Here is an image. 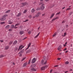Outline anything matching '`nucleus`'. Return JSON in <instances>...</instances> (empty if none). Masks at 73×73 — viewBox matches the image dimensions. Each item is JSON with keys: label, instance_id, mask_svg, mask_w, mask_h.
<instances>
[{"label": "nucleus", "instance_id": "obj_1", "mask_svg": "<svg viewBox=\"0 0 73 73\" xmlns=\"http://www.w3.org/2000/svg\"><path fill=\"white\" fill-rule=\"evenodd\" d=\"M8 16V15H5L3 16V17L0 19V20L1 21H4L5 20V17H7Z\"/></svg>", "mask_w": 73, "mask_h": 73}, {"label": "nucleus", "instance_id": "obj_2", "mask_svg": "<svg viewBox=\"0 0 73 73\" xmlns=\"http://www.w3.org/2000/svg\"><path fill=\"white\" fill-rule=\"evenodd\" d=\"M44 4H42L41 5V6L40 7V9L41 10H43V9H44V8H45V7L44 6Z\"/></svg>", "mask_w": 73, "mask_h": 73}, {"label": "nucleus", "instance_id": "obj_3", "mask_svg": "<svg viewBox=\"0 0 73 73\" xmlns=\"http://www.w3.org/2000/svg\"><path fill=\"white\" fill-rule=\"evenodd\" d=\"M21 4L22 5V7H24V6H25V5H27L28 4V3L27 2H25L24 3H22Z\"/></svg>", "mask_w": 73, "mask_h": 73}, {"label": "nucleus", "instance_id": "obj_4", "mask_svg": "<svg viewBox=\"0 0 73 73\" xmlns=\"http://www.w3.org/2000/svg\"><path fill=\"white\" fill-rule=\"evenodd\" d=\"M24 46H23L22 45L20 46L19 47V48L18 49V51H19V50H20V49H21H21H23V48H24Z\"/></svg>", "mask_w": 73, "mask_h": 73}, {"label": "nucleus", "instance_id": "obj_5", "mask_svg": "<svg viewBox=\"0 0 73 73\" xmlns=\"http://www.w3.org/2000/svg\"><path fill=\"white\" fill-rule=\"evenodd\" d=\"M35 61H36V58H34L32 60L31 63H32V64L35 63Z\"/></svg>", "mask_w": 73, "mask_h": 73}, {"label": "nucleus", "instance_id": "obj_6", "mask_svg": "<svg viewBox=\"0 0 73 73\" xmlns=\"http://www.w3.org/2000/svg\"><path fill=\"white\" fill-rule=\"evenodd\" d=\"M9 27H10L9 25H7L5 27V28L6 29H8L9 28Z\"/></svg>", "mask_w": 73, "mask_h": 73}, {"label": "nucleus", "instance_id": "obj_7", "mask_svg": "<svg viewBox=\"0 0 73 73\" xmlns=\"http://www.w3.org/2000/svg\"><path fill=\"white\" fill-rule=\"evenodd\" d=\"M62 46L61 45H60L58 47V50H61V48Z\"/></svg>", "mask_w": 73, "mask_h": 73}, {"label": "nucleus", "instance_id": "obj_8", "mask_svg": "<svg viewBox=\"0 0 73 73\" xmlns=\"http://www.w3.org/2000/svg\"><path fill=\"white\" fill-rule=\"evenodd\" d=\"M15 28V29H16V28H17V27H15V26L14 27V25H12L11 26V28Z\"/></svg>", "mask_w": 73, "mask_h": 73}, {"label": "nucleus", "instance_id": "obj_9", "mask_svg": "<svg viewBox=\"0 0 73 73\" xmlns=\"http://www.w3.org/2000/svg\"><path fill=\"white\" fill-rule=\"evenodd\" d=\"M24 52V49H23L19 53H18V54H20V53H23Z\"/></svg>", "mask_w": 73, "mask_h": 73}, {"label": "nucleus", "instance_id": "obj_10", "mask_svg": "<svg viewBox=\"0 0 73 73\" xmlns=\"http://www.w3.org/2000/svg\"><path fill=\"white\" fill-rule=\"evenodd\" d=\"M58 19V17H56L55 18L53 19V20H52V21H54V20H56V19Z\"/></svg>", "mask_w": 73, "mask_h": 73}, {"label": "nucleus", "instance_id": "obj_11", "mask_svg": "<svg viewBox=\"0 0 73 73\" xmlns=\"http://www.w3.org/2000/svg\"><path fill=\"white\" fill-rule=\"evenodd\" d=\"M31 43H30L29 44H28V47L27 48H26V49H28V48H29V47L30 46H31Z\"/></svg>", "mask_w": 73, "mask_h": 73}, {"label": "nucleus", "instance_id": "obj_12", "mask_svg": "<svg viewBox=\"0 0 73 73\" xmlns=\"http://www.w3.org/2000/svg\"><path fill=\"white\" fill-rule=\"evenodd\" d=\"M46 67V66H45L42 67L41 69V70H44L45 69Z\"/></svg>", "mask_w": 73, "mask_h": 73}, {"label": "nucleus", "instance_id": "obj_13", "mask_svg": "<svg viewBox=\"0 0 73 73\" xmlns=\"http://www.w3.org/2000/svg\"><path fill=\"white\" fill-rule=\"evenodd\" d=\"M27 62H26V63H25L23 66V67H25V66H27Z\"/></svg>", "mask_w": 73, "mask_h": 73}, {"label": "nucleus", "instance_id": "obj_14", "mask_svg": "<svg viewBox=\"0 0 73 73\" xmlns=\"http://www.w3.org/2000/svg\"><path fill=\"white\" fill-rule=\"evenodd\" d=\"M31 52V50H28L26 52V53L27 54L28 53H29Z\"/></svg>", "mask_w": 73, "mask_h": 73}, {"label": "nucleus", "instance_id": "obj_15", "mask_svg": "<svg viewBox=\"0 0 73 73\" xmlns=\"http://www.w3.org/2000/svg\"><path fill=\"white\" fill-rule=\"evenodd\" d=\"M34 12H35V9H33L31 10V13H34Z\"/></svg>", "mask_w": 73, "mask_h": 73}, {"label": "nucleus", "instance_id": "obj_16", "mask_svg": "<svg viewBox=\"0 0 73 73\" xmlns=\"http://www.w3.org/2000/svg\"><path fill=\"white\" fill-rule=\"evenodd\" d=\"M21 15V13H18V15H17V17H19V16H20Z\"/></svg>", "mask_w": 73, "mask_h": 73}, {"label": "nucleus", "instance_id": "obj_17", "mask_svg": "<svg viewBox=\"0 0 73 73\" xmlns=\"http://www.w3.org/2000/svg\"><path fill=\"white\" fill-rule=\"evenodd\" d=\"M66 33L65 32L64 33V35H62V36H63V37H64L65 36H66Z\"/></svg>", "mask_w": 73, "mask_h": 73}, {"label": "nucleus", "instance_id": "obj_18", "mask_svg": "<svg viewBox=\"0 0 73 73\" xmlns=\"http://www.w3.org/2000/svg\"><path fill=\"white\" fill-rule=\"evenodd\" d=\"M31 70H33V71H36V70L35 69V68H33L31 69Z\"/></svg>", "mask_w": 73, "mask_h": 73}, {"label": "nucleus", "instance_id": "obj_19", "mask_svg": "<svg viewBox=\"0 0 73 73\" xmlns=\"http://www.w3.org/2000/svg\"><path fill=\"white\" fill-rule=\"evenodd\" d=\"M19 33L21 35H23L24 33V32L23 31H20Z\"/></svg>", "mask_w": 73, "mask_h": 73}, {"label": "nucleus", "instance_id": "obj_20", "mask_svg": "<svg viewBox=\"0 0 73 73\" xmlns=\"http://www.w3.org/2000/svg\"><path fill=\"white\" fill-rule=\"evenodd\" d=\"M17 41L16 40H15L14 41V43H13V44L14 45H15V44H16L17 43Z\"/></svg>", "mask_w": 73, "mask_h": 73}, {"label": "nucleus", "instance_id": "obj_21", "mask_svg": "<svg viewBox=\"0 0 73 73\" xmlns=\"http://www.w3.org/2000/svg\"><path fill=\"white\" fill-rule=\"evenodd\" d=\"M18 49H19V48H15V52H16L17 51V50L18 52H19V51H18Z\"/></svg>", "mask_w": 73, "mask_h": 73}, {"label": "nucleus", "instance_id": "obj_22", "mask_svg": "<svg viewBox=\"0 0 73 73\" xmlns=\"http://www.w3.org/2000/svg\"><path fill=\"white\" fill-rule=\"evenodd\" d=\"M10 12H11V10H8L6 12V13H9Z\"/></svg>", "mask_w": 73, "mask_h": 73}, {"label": "nucleus", "instance_id": "obj_23", "mask_svg": "<svg viewBox=\"0 0 73 73\" xmlns=\"http://www.w3.org/2000/svg\"><path fill=\"white\" fill-rule=\"evenodd\" d=\"M40 34V33H39L36 36H35V38H37V37H38V36H39V35Z\"/></svg>", "mask_w": 73, "mask_h": 73}, {"label": "nucleus", "instance_id": "obj_24", "mask_svg": "<svg viewBox=\"0 0 73 73\" xmlns=\"http://www.w3.org/2000/svg\"><path fill=\"white\" fill-rule=\"evenodd\" d=\"M57 34L56 33H55L54 34L52 35L53 37H54L55 36H56V35Z\"/></svg>", "mask_w": 73, "mask_h": 73}, {"label": "nucleus", "instance_id": "obj_25", "mask_svg": "<svg viewBox=\"0 0 73 73\" xmlns=\"http://www.w3.org/2000/svg\"><path fill=\"white\" fill-rule=\"evenodd\" d=\"M9 48V46H6L5 49H8Z\"/></svg>", "mask_w": 73, "mask_h": 73}, {"label": "nucleus", "instance_id": "obj_26", "mask_svg": "<svg viewBox=\"0 0 73 73\" xmlns=\"http://www.w3.org/2000/svg\"><path fill=\"white\" fill-rule=\"evenodd\" d=\"M54 16V14H53L51 15L50 18L51 19H52V17H53Z\"/></svg>", "mask_w": 73, "mask_h": 73}, {"label": "nucleus", "instance_id": "obj_27", "mask_svg": "<svg viewBox=\"0 0 73 73\" xmlns=\"http://www.w3.org/2000/svg\"><path fill=\"white\" fill-rule=\"evenodd\" d=\"M13 42V41H10L9 43V44L11 45L12 44V43Z\"/></svg>", "mask_w": 73, "mask_h": 73}, {"label": "nucleus", "instance_id": "obj_28", "mask_svg": "<svg viewBox=\"0 0 73 73\" xmlns=\"http://www.w3.org/2000/svg\"><path fill=\"white\" fill-rule=\"evenodd\" d=\"M67 44V42H66L64 44H63V45L64 46H66V44Z\"/></svg>", "mask_w": 73, "mask_h": 73}, {"label": "nucleus", "instance_id": "obj_29", "mask_svg": "<svg viewBox=\"0 0 73 73\" xmlns=\"http://www.w3.org/2000/svg\"><path fill=\"white\" fill-rule=\"evenodd\" d=\"M27 12V10H25L23 12V13H25L26 12Z\"/></svg>", "mask_w": 73, "mask_h": 73}, {"label": "nucleus", "instance_id": "obj_30", "mask_svg": "<svg viewBox=\"0 0 73 73\" xmlns=\"http://www.w3.org/2000/svg\"><path fill=\"white\" fill-rule=\"evenodd\" d=\"M20 25V24L19 23L16 24L15 25V27H16V26H18V25Z\"/></svg>", "mask_w": 73, "mask_h": 73}, {"label": "nucleus", "instance_id": "obj_31", "mask_svg": "<svg viewBox=\"0 0 73 73\" xmlns=\"http://www.w3.org/2000/svg\"><path fill=\"white\" fill-rule=\"evenodd\" d=\"M31 59H30L29 61L28 62V64H30V62H31Z\"/></svg>", "mask_w": 73, "mask_h": 73}, {"label": "nucleus", "instance_id": "obj_32", "mask_svg": "<svg viewBox=\"0 0 73 73\" xmlns=\"http://www.w3.org/2000/svg\"><path fill=\"white\" fill-rule=\"evenodd\" d=\"M37 15H41V13L40 12H38L37 13Z\"/></svg>", "mask_w": 73, "mask_h": 73}, {"label": "nucleus", "instance_id": "obj_33", "mask_svg": "<svg viewBox=\"0 0 73 73\" xmlns=\"http://www.w3.org/2000/svg\"><path fill=\"white\" fill-rule=\"evenodd\" d=\"M28 33H29V34L30 35V34H31V31H29L28 32Z\"/></svg>", "mask_w": 73, "mask_h": 73}, {"label": "nucleus", "instance_id": "obj_34", "mask_svg": "<svg viewBox=\"0 0 73 73\" xmlns=\"http://www.w3.org/2000/svg\"><path fill=\"white\" fill-rule=\"evenodd\" d=\"M66 64H69V62L67 61L65 62Z\"/></svg>", "mask_w": 73, "mask_h": 73}, {"label": "nucleus", "instance_id": "obj_35", "mask_svg": "<svg viewBox=\"0 0 73 73\" xmlns=\"http://www.w3.org/2000/svg\"><path fill=\"white\" fill-rule=\"evenodd\" d=\"M40 8H38L36 9V10H37V11H38V10H40Z\"/></svg>", "mask_w": 73, "mask_h": 73}, {"label": "nucleus", "instance_id": "obj_36", "mask_svg": "<svg viewBox=\"0 0 73 73\" xmlns=\"http://www.w3.org/2000/svg\"><path fill=\"white\" fill-rule=\"evenodd\" d=\"M5 23V22H2L1 23V24H4Z\"/></svg>", "mask_w": 73, "mask_h": 73}, {"label": "nucleus", "instance_id": "obj_37", "mask_svg": "<svg viewBox=\"0 0 73 73\" xmlns=\"http://www.w3.org/2000/svg\"><path fill=\"white\" fill-rule=\"evenodd\" d=\"M12 31V29H9V32H11Z\"/></svg>", "mask_w": 73, "mask_h": 73}, {"label": "nucleus", "instance_id": "obj_38", "mask_svg": "<svg viewBox=\"0 0 73 73\" xmlns=\"http://www.w3.org/2000/svg\"><path fill=\"white\" fill-rule=\"evenodd\" d=\"M38 16H39V15H38V14L35 15V17H38Z\"/></svg>", "mask_w": 73, "mask_h": 73}, {"label": "nucleus", "instance_id": "obj_39", "mask_svg": "<svg viewBox=\"0 0 73 73\" xmlns=\"http://www.w3.org/2000/svg\"><path fill=\"white\" fill-rule=\"evenodd\" d=\"M60 13V12L59 13H57L56 14V15H59Z\"/></svg>", "mask_w": 73, "mask_h": 73}, {"label": "nucleus", "instance_id": "obj_40", "mask_svg": "<svg viewBox=\"0 0 73 73\" xmlns=\"http://www.w3.org/2000/svg\"><path fill=\"white\" fill-rule=\"evenodd\" d=\"M44 62V60H42L41 63L42 64H43V63Z\"/></svg>", "mask_w": 73, "mask_h": 73}, {"label": "nucleus", "instance_id": "obj_41", "mask_svg": "<svg viewBox=\"0 0 73 73\" xmlns=\"http://www.w3.org/2000/svg\"><path fill=\"white\" fill-rule=\"evenodd\" d=\"M0 57L1 58H2V57H4V56L3 55H0Z\"/></svg>", "mask_w": 73, "mask_h": 73}, {"label": "nucleus", "instance_id": "obj_42", "mask_svg": "<svg viewBox=\"0 0 73 73\" xmlns=\"http://www.w3.org/2000/svg\"><path fill=\"white\" fill-rule=\"evenodd\" d=\"M32 17V15H30L29 16V18H31Z\"/></svg>", "mask_w": 73, "mask_h": 73}, {"label": "nucleus", "instance_id": "obj_43", "mask_svg": "<svg viewBox=\"0 0 73 73\" xmlns=\"http://www.w3.org/2000/svg\"><path fill=\"white\" fill-rule=\"evenodd\" d=\"M25 58H23L22 61H24V60H25Z\"/></svg>", "mask_w": 73, "mask_h": 73}, {"label": "nucleus", "instance_id": "obj_44", "mask_svg": "<svg viewBox=\"0 0 73 73\" xmlns=\"http://www.w3.org/2000/svg\"><path fill=\"white\" fill-rule=\"evenodd\" d=\"M45 1H46V2H48L49 1V0H44Z\"/></svg>", "mask_w": 73, "mask_h": 73}, {"label": "nucleus", "instance_id": "obj_45", "mask_svg": "<svg viewBox=\"0 0 73 73\" xmlns=\"http://www.w3.org/2000/svg\"><path fill=\"white\" fill-rule=\"evenodd\" d=\"M28 20L27 19L25 21H24L23 22H27V21H28Z\"/></svg>", "mask_w": 73, "mask_h": 73}, {"label": "nucleus", "instance_id": "obj_46", "mask_svg": "<svg viewBox=\"0 0 73 73\" xmlns=\"http://www.w3.org/2000/svg\"><path fill=\"white\" fill-rule=\"evenodd\" d=\"M72 13H73V12H71L70 13V15H72Z\"/></svg>", "mask_w": 73, "mask_h": 73}, {"label": "nucleus", "instance_id": "obj_47", "mask_svg": "<svg viewBox=\"0 0 73 73\" xmlns=\"http://www.w3.org/2000/svg\"><path fill=\"white\" fill-rule=\"evenodd\" d=\"M70 8H69L67 9L66 10V11H67V10H70Z\"/></svg>", "mask_w": 73, "mask_h": 73}, {"label": "nucleus", "instance_id": "obj_48", "mask_svg": "<svg viewBox=\"0 0 73 73\" xmlns=\"http://www.w3.org/2000/svg\"><path fill=\"white\" fill-rule=\"evenodd\" d=\"M47 61H46L45 62H44V64H46V62Z\"/></svg>", "mask_w": 73, "mask_h": 73}, {"label": "nucleus", "instance_id": "obj_49", "mask_svg": "<svg viewBox=\"0 0 73 73\" xmlns=\"http://www.w3.org/2000/svg\"><path fill=\"white\" fill-rule=\"evenodd\" d=\"M26 38H27V37H25V38H23V40H25V39H26Z\"/></svg>", "mask_w": 73, "mask_h": 73}, {"label": "nucleus", "instance_id": "obj_50", "mask_svg": "<svg viewBox=\"0 0 73 73\" xmlns=\"http://www.w3.org/2000/svg\"><path fill=\"white\" fill-rule=\"evenodd\" d=\"M0 41L1 42H3V40H1Z\"/></svg>", "mask_w": 73, "mask_h": 73}, {"label": "nucleus", "instance_id": "obj_51", "mask_svg": "<svg viewBox=\"0 0 73 73\" xmlns=\"http://www.w3.org/2000/svg\"><path fill=\"white\" fill-rule=\"evenodd\" d=\"M68 25H66V28H68Z\"/></svg>", "mask_w": 73, "mask_h": 73}, {"label": "nucleus", "instance_id": "obj_52", "mask_svg": "<svg viewBox=\"0 0 73 73\" xmlns=\"http://www.w3.org/2000/svg\"><path fill=\"white\" fill-rule=\"evenodd\" d=\"M65 23V21H64L62 22V23Z\"/></svg>", "mask_w": 73, "mask_h": 73}, {"label": "nucleus", "instance_id": "obj_53", "mask_svg": "<svg viewBox=\"0 0 73 73\" xmlns=\"http://www.w3.org/2000/svg\"><path fill=\"white\" fill-rule=\"evenodd\" d=\"M22 56V54H20V56Z\"/></svg>", "mask_w": 73, "mask_h": 73}, {"label": "nucleus", "instance_id": "obj_54", "mask_svg": "<svg viewBox=\"0 0 73 73\" xmlns=\"http://www.w3.org/2000/svg\"><path fill=\"white\" fill-rule=\"evenodd\" d=\"M60 59H61V58H58V60H60Z\"/></svg>", "mask_w": 73, "mask_h": 73}, {"label": "nucleus", "instance_id": "obj_55", "mask_svg": "<svg viewBox=\"0 0 73 73\" xmlns=\"http://www.w3.org/2000/svg\"><path fill=\"white\" fill-rule=\"evenodd\" d=\"M66 49H67L66 48L64 50H66Z\"/></svg>", "mask_w": 73, "mask_h": 73}, {"label": "nucleus", "instance_id": "obj_56", "mask_svg": "<svg viewBox=\"0 0 73 73\" xmlns=\"http://www.w3.org/2000/svg\"><path fill=\"white\" fill-rule=\"evenodd\" d=\"M58 65H56L54 66V67H57V66H58Z\"/></svg>", "mask_w": 73, "mask_h": 73}, {"label": "nucleus", "instance_id": "obj_57", "mask_svg": "<svg viewBox=\"0 0 73 73\" xmlns=\"http://www.w3.org/2000/svg\"><path fill=\"white\" fill-rule=\"evenodd\" d=\"M35 17H33V19H35Z\"/></svg>", "mask_w": 73, "mask_h": 73}, {"label": "nucleus", "instance_id": "obj_58", "mask_svg": "<svg viewBox=\"0 0 73 73\" xmlns=\"http://www.w3.org/2000/svg\"><path fill=\"white\" fill-rule=\"evenodd\" d=\"M40 1H44V0H40Z\"/></svg>", "mask_w": 73, "mask_h": 73}, {"label": "nucleus", "instance_id": "obj_59", "mask_svg": "<svg viewBox=\"0 0 73 73\" xmlns=\"http://www.w3.org/2000/svg\"><path fill=\"white\" fill-rule=\"evenodd\" d=\"M65 8V7H64L62 8V9H64V8Z\"/></svg>", "mask_w": 73, "mask_h": 73}, {"label": "nucleus", "instance_id": "obj_60", "mask_svg": "<svg viewBox=\"0 0 73 73\" xmlns=\"http://www.w3.org/2000/svg\"><path fill=\"white\" fill-rule=\"evenodd\" d=\"M68 52V51H66L65 52L66 53H67V52Z\"/></svg>", "mask_w": 73, "mask_h": 73}, {"label": "nucleus", "instance_id": "obj_61", "mask_svg": "<svg viewBox=\"0 0 73 73\" xmlns=\"http://www.w3.org/2000/svg\"><path fill=\"white\" fill-rule=\"evenodd\" d=\"M13 65H15V63H13Z\"/></svg>", "mask_w": 73, "mask_h": 73}, {"label": "nucleus", "instance_id": "obj_62", "mask_svg": "<svg viewBox=\"0 0 73 73\" xmlns=\"http://www.w3.org/2000/svg\"><path fill=\"white\" fill-rule=\"evenodd\" d=\"M52 70H50V73H52Z\"/></svg>", "mask_w": 73, "mask_h": 73}, {"label": "nucleus", "instance_id": "obj_63", "mask_svg": "<svg viewBox=\"0 0 73 73\" xmlns=\"http://www.w3.org/2000/svg\"><path fill=\"white\" fill-rule=\"evenodd\" d=\"M45 15V14H42V16H44Z\"/></svg>", "mask_w": 73, "mask_h": 73}, {"label": "nucleus", "instance_id": "obj_64", "mask_svg": "<svg viewBox=\"0 0 73 73\" xmlns=\"http://www.w3.org/2000/svg\"><path fill=\"white\" fill-rule=\"evenodd\" d=\"M45 57L44 56V57H43L44 59H45Z\"/></svg>", "mask_w": 73, "mask_h": 73}]
</instances>
